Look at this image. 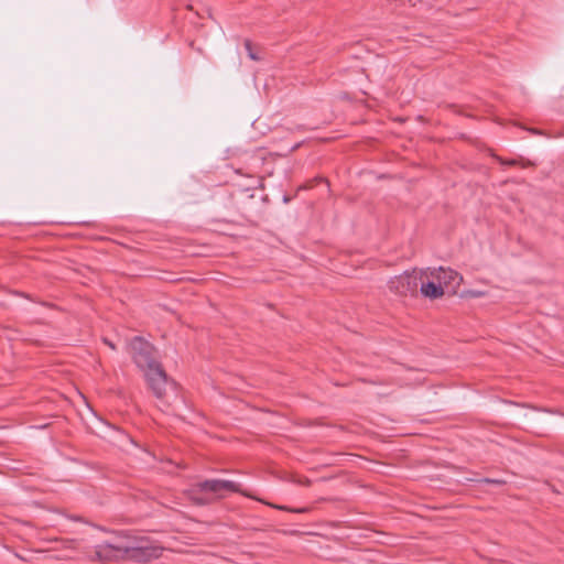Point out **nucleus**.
I'll return each instance as SVG.
<instances>
[{
	"label": "nucleus",
	"instance_id": "20e7f679",
	"mask_svg": "<svg viewBox=\"0 0 564 564\" xmlns=\"http://www.w3.org/2000/svg\"><path fill=\"white\" fill-rule=\"evenodd\" d=\"M420 280L421 274L417 271L404 272L401 275L392 278L388 283V288L397 295H414L416 294Z\"/></svg>",
	"mask_w": 564,
	"mask_h": 564
},
{
	"label": "nucleus",
	"instance_id": "1a4fd4ad",
	"mask_svg": "<svg viewBox=\"0 0 564 564\" xmlns=\"http://www.w3.org/2000/svg\"><path fill=\"white\" fill-rule=\"evenodd\" d=\"M499 162L502 164V165H516L518 164V161L516 160H503L501 158H498Z\"/></svg>",
	"mask_w": 564,
	"mask_h": 564
},
{
	"label": "nucleus",
	"instance_id": "9b49d317",
	"mask_svg": "<svg viewBox=\"0 0 564 564\" xmlns=\"http://www.w3.org/2000/svg\"><path fill=\"white\" fill-rule=\"evenodd\" d=\"M530 131H531L532 133H539L536 130H533V129H531Z\"/></svg>",
	"mask_w": 564,
	"mask_h": 564
},
{
	"label": "nucleus",
	"instance_id": "0eeeda50",
	"mask_svg": "<svg viewBox=\"0 0 564 564\" xmlns=\"http://www.w3.org/2000/svg\"><path fill=\"white\" fill-rule=\"evenodd\" d=\"M243 44H245V48H246V51H247L248 56L250 57V59H252V61H259V59H260V57H259V56H258V54L253 51L251 41H250V40H246Z\"/></svg>",
	"mask_w": 564,
	"mask_h": 564
},
{
	"label": "nucleus",
	"instance_id": "39448f33",
	"mask_svg": "<svg viewBox=\"0 0 564 564\" xmlns=\"http://www.w3.org/2000/svg\"><path fill=\"white\" fill-rule=\"evenodd\" d=\"M430 274L442 286H452L454 291L460 285L463 281V276L458 272L452 269H445L443 267L431 270Z\"/></svg>",
	"mask_w": 564,
	"mask_h": 564
},
{
	"label": "nucleus",
	"instance_id": "6e6552de",
	"mask_svg": "<svg viewBox=\"0 0 564 564\" xmlns=\"http://www.w3.org/2000/svg\"><path fill=\"white\" fill-rule=\"evenodd\" d=\"M480 481L486 482V484H495V485H499V486L505 484V481L501 479H491V478H484Z\"/></svg>",
	"mask_w": 564,
	"mask_h": 564
},
{
	"label": "nucleus",
	"instance_id": "423d86ee",
	"mask_svg": "<svg viewBox=\"0 0 564 564\" xmlns=\"http://www.w3.org/2000/svg\"><path fill=\"white\" fill-rule=\"evenodd\" d=\"M421 293L429 299L435 300L441 297L444 294L443 286L437 282H426L422 283L420 288Z\"/></svg>",
	"mask_w": 564,
	"mask_h": 564
},
{
	"label": "nucleus",
	"instance_id": "f257e3e1",
	"mask_svg": "<svg viewBox=\"0 0 564 564\" xmlns=\"http://www.w3.org/2000/svg\"><path fill=\"white\" fill-rule=\"evenodd\" d=\"M161 549L151 543L143 535L119 536L113 542L102 543L96 546L95 556L105 563L123 560L147 563L161 556Z\"/></svg>",
	"mask_w": 564,
	"mask_h": 564
},
{
	"label": "nucleus",
	"instance_id": "9d476101",
	"mask_svg": "<svg viewBox=\"0 0 564 564\" xmlns=\"http://www.w3.org/2000/svg\"><path fill=\"white\" fill-rule=\"evenodd\" d=\"M105 344H107L111 349H115V345L108 339H105Z\"/></svg>",
	"mask_w": 564,
	"mask_h": 564
},
{
	"label": "nucleus",
	"instance_id": "f03ea898",
	"mask_svg": "<svg viewBox=\"0 0 564 564\" xmlns=\"http://www.w3.org/2000/svg\"><path fill=\"white\" fill-rule=\"evenodd\" d=\"M129 347L134 364L144 372L149 388L158 399H162L166 392L169 378L158 360L156 349L139 336L131 339Z\"/></svg>",
	"mask_w": 564,
	"mask_h": 564
},
{
	"label": "nucleus",
	"instance_id": "7ed1b4c3",
	"mask_svg": "<svg viewBox=\"0 0 564 564\" xmlns=\"http://www.w3.org/2000/svg\"><path fill=\"white\" fill-rule=\"evenodd\" d=\"M240 485L226 479H205L188 489L189 498L198 506H205L212 498L221 499L229 492H240Z\"/></svg>",
	"mask_w": 564,
	"mask_h": 564
}]
</instances>
